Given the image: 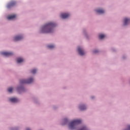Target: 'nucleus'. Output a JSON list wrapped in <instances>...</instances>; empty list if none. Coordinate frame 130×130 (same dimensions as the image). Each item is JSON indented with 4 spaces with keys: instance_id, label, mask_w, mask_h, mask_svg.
Listing matches in <instances>:
<instances>
[{
    "instance_id": "nucleus-2",
    "label": "nucleus",
    "mask_w": 130,
    "mask_h": 130,
    "mask_svg": "<svg viewBox=\"0 0 130 130\" xmlns=\"http://www.w3.org/2000/svg\"><path fill=\"white\" fill-rule=\"evenodd\" d=\"M82 122V120L80 119H76L72 121L70 123L69 127L70 129H75L77 128L78 124H80Z\"/></svg>"
},
{
    "instance_id": "nucleus-12",
    "label": "nucleus",
    "mask_w": 130,
    "mask_h": 130,
    "mask_svg": "<svg viewBox=\"0 0 130 130\" xmlns=\"http://www.w3.org/2000/svg\"><path fill=\"white\" fill-rule=\"evenodd\" d=\"M16 15H10L7 17V19L8 20H13V19H15V18H16Z\"/></svg>"
},
{
    "instance_id": "nucleus-9",
    "label": "nucleus",
    "mask_w": 130,
    "mask_h": 130,
    "mask_svg": "<svg viewBox=\"0 0 130 130\" xmlns=\"http://www.w3.org/2000/svg\"><path fill=\"white\" fill-rule=\"evenodd\" d=\"M130 23V19H127L126 18H124V26L126 25H128V24Z\"/></svg>"
},
{
    "instance_id": "nucleus-14",
    "label": "nucleus",
    "mask_w": 130,
    "mask_h": 130,
    "mask_svg": "<svg viewBox=\"0 0 130 130\" xmlns=\"http://www.w3.org/2000/svg\"><path fill=\"white\" fill-rule=\"evenodd\" d=\"M79 109H80V110H85V109H86V106L84 105L80 106Z\"/></svg>"
},
{
    "instance_id": "nucleus-10",
    "label": "nucleus",
    "mask_w": 130,
    "mask_h": 130,
    "mask_svg": "<svg viewBox=\"0 0 130 130\" xmlns=\"http://www.w3.org/2000/svg\"><path fill=\"white\" fill-rule=\"evenodd\" d=\"M23 39L22 36H16L14 38V41H19Z\"/></svg>"
},
{
    "instance_id": "nucleus-11",
    "label": "nucleus",
    "mask_w": 130,
    "mask_h": 130,
    "mask_svg": "<svg viewBox=\"0 0 130 130\" xmlns=\"http://www.w3.org/2000/svg\"><path fill=\"white\" fill-rule=\"evenodd\" d=\"M95 12H96V13H98V14H104L105 13V11L103 10V9H98L95 10Z\"/></svg>"
},
{
    "instance_id": "nucleus-17",
    "label": "nucleus",
    "mask_w": 130,
    "mask_h": 130,
    "mask_svg": "<svg viewBox=\"0 0 130 130\" xmlns=\"http://www.w3.org/2000/svg\"><path fill=\"white\" fill-rule=\"evenodd\" d=\"M8 92H9V93H12V92H13V88L12 87H9L8 89Z\"/></svg>"
},
{
    "instance_id": "nucleus-7",
    "label": "nucleus",
    "mask_w": 130,
    "mask_h": 130,
    "mask_svg": "<svg viewBox=\"0 0 130 130\" xmlns=\"http://www.w3.org/2000/svg\"><path fill=\"white\" fill-rule=\"evenodd\" d=\"M78 51L80 54V55H84L85 54V52H84V50L80 47H78Z\"/></svg>"
},
{
    "instance_id": "nucleus-1",
    "label": "nucleus",
    "mask_w": 130,
    "mask_h": 130,
    "mask_svg": "<svg viewBox=\"0 0 130 130\" xmlns=\"http://www.w3.org/2000/svg\"><path fill=\"white\" fill-rule=\"evenodd\" d=\"M55 26V23L49 22L42 27L41 33H52V32H53V28H54Z\"/></svg>"
},
{
    "instance_id": "nucleus-13",
    "label": "nucleus",
    "mask_w": 130,
    "mask_h": 130,
    "mask_svg": "<svg viewBox=\"0 0 130 130\" xmlns=\"http://www.w3.org/2000/svg\"><path fill=\"white\" fill-rule=\"evenodd\" d=\"M17 61L18 63H20V62H23V61H24V59L22 58H18Z\"/></svg>"
},
{
    "instance_id": "nucleus-4",
    "label": "nucleus",
    "mask_w": 130,
    "mask_h": 130,
    "mask_svg": "<svg viewBox=\"0 0 130 130\" xmlns=\"http://www.w3.org/2000/svg\"><path fill=\"white\" fill-rule=\"evenodd\" d=\"M1 54H2V55H5V56H12L13 53V52H3L1 53Z\"/></svg>"
},
{
    "instance_id": "nucleus-8",
    "label": "nucleus",
    "mask_w": 130,
    "mask_h": 130,
    "mask_svg": "<svg viewBox=\"0 0 130 130\" xmlns=\"http://www.w3.org/2000/svg\"><path fill=\"white\" fill-rule=\"evenodd\" d=\"M11 102H13V103H16L19 101V100L16 98H13L9 99Z\"/></svg>"
},
{
    "instance_id": "nucleus-6",
    "label": "nucleus",
    "mask_w": 130,
    "mask_h": 130,
    "mask_svg": "<svg viewBox=\"0 0 130 130\" xmlns=\"http://www.w3.org/2000/svg\"><path fill=\"white\" fill-rule=\"evenodd\" d=\"M69 17H70V14L69 13H62L61 14L62 19H67V18H69Z\"/></svg>"
},
{
    "instance_id": "nucleus-21",
    "label": "nucleus",
    "mask_w": 130,
    "mask_h": 130,
    "mask_svg": "<svg viewBox=\"0 0 130 130\" xmlns=\"http://www.w3.org/2000/svg\"><path fill=\"white\" fill-rule=\"evenodd\" d=\"M98 52H99V51L98 50L93 51V53H98Z\"/></svg>"
},
{
    "instance_id": "nucleus-19",
    "label": "nucleus",
    "mask_w": 130,
    "mask_h": 130,
    "mask_svg": "<svg viewBox=\"0 0 130 130\" xmlns=\"http://www.w3.org/2000/svg\"><path fill=\"white\" fill-rule=\"evenodd\" d=\"M79 130H88V129H87V127H82L81 129Z\"/></svg>"
},
{
    "instance_id": "nucleus-16",
    "label": "nucleus",
    "mask_w": 130,
    "mask_h": 130,
    "mask_svg": "<svg viewBox=\"0 0 130 130\" xmlns=\"http://www.w3.org/2000/svg\"><path fill=\"white\" fill-rule=\"evenodd\" d=\"M48 47L50 49H52V48H54V45H48Z\"/></svg>"
},
{
    "instance_id": "nucleus-22",
    "label": "nucleus",
    "mask_w": 130,
    "mask_h": 130,
    "mask_svg": "<svg viewBox=\"0 0 130 130\" xmlns=\"http://www.w3.org/2000/svg\"><path fill=\"white\" fill-rule=\"evenodd\" d=\"M26 130H31V129H30V128H26Z\"/></svg>"
},
{
    "instance_id": "nucleus-20",
    "label": "nucleus",
    "mask_w": 130,
    "mask_h": 130,
    "mask_svg": "<svg viewBox=\"0 0 130 130\" xmlns=\"http://www.w3.org/2000/svg\"><path fill=\"white\" fill-rule=\"evenodd\" d=\"M64 122H65L64 124L67 123V122H68V119L67 118L64 119Z\"/></svg>"
},
{
    "instance_id": "nucleus-3",
    "label": "nucleus",
    "mask_w": 130,
    "mask_h": 130,
    "mask_svg": "<svg viewBox=\"0 0 130 130\" xmlns=\"http://www.w3.org/2000/svg\"><path fill=\"white\" fill-rule=\"evenodd\" d=\"M33 81L32 78H29L28 80L23 79L20 81V84H31Z\"/></svg>"
},
{
    "instance_id": "nucleus-5",
    "label": "nucleus",
    "mask_w": 130,
    "mask_h": 130,
    "mask_svg": "<svg viewBox=\"0 0 130 130\" xmlns=\"http://www.w3.org/2000/svg\"><path fill=\"white\" fill-rule=\"evenodd\" d=\"M16 5V2L12 1L10 3H9L7 5L8 9H11L12 7H14Z\"/></svg>"
},
{
    "instance_id": "nucleus-18",
    "label": "nucleus",
    "mask_w": 130,
    "mask_h": 130,
    "mask_svg": "<svg viewBox=\"0 0 130 130\" xmlns=\"http://www.w3.org/2000/svg\"><path fill=\"white\" fill-rule=\"evenodd\" d=\"M37 72V70L36 69H33L31 73V74H36V72Z\"/></svg>"
},
{
    "instance_id": "nucleus-15",
    "label": "nucleus",
    "mask_w": 130,
    "mask_h": 130,
    "mask_svg": "<svg viewBox=\"0 0 130 130\" xmlns=\"http://www.w3.org/2000/svg\"><path fill=\"white\" fill-rule=\"evenodd\" d=\"M99 37L100 39H103V38L105 37V35L103 34H100Z\"/></svg>"
}]
</instances>
